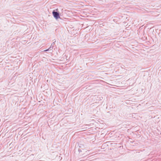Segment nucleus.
<instances>
[{
    "mask_svg": "<svg viewBox=\"0 0 161 161\" xmlns=\"http://www.w3.org/2000/svg\"><path fill=\"white\" fill-rule=\"evenodd\" d=\"M53 14L54 17L56 19L59 18L60 16L59 14L57 12L53 11Z\"/></svg>",
    "mask_w": 161,
    "mask_h": 161,
    "instance_id": "1",
    "label": "nucleus"
},
{
    "mask_svg": "<svg viewBox=\"0 0 161 161\" xmlns=\"http://www.w3.org/2000/svg\"><path fill=\"white\" fill-rule=\"evenodd\" d=\"M47 50H45V51H47Z\"/></svg>",
    "mask_w": 161,
    "mask_h": 161,
    "instance_id": "2",
    "label": "nucleus"
}]
</instances>
